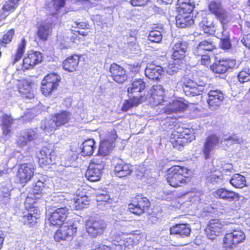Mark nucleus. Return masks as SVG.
<instances>
[{"label":"nucleus","instance_id":"nucleus-1","mask_svg":"<svg viewBox=\"0 0 250 250\" xmlns=\"http://www.w3.org/2000/svg\"><path fill=\"white\" fill-rule=\"evenodd\" d=\"M146 87V83L142 79H134L127 88V92L129 97L128 100H125L122 109L126 111L130 108L138 106L144 101L146 100L147 97L140 94Z\"/></svg>","mask_w":250,"mask_h":250},{"label":"nucleus","instance_id":"nucleus-2","mask_svg":"<svg viewBox=\"0 0 250 250\" xmlns=\"http://www.w3.org/2000/svg\"><path fill=\"white\" fill-rule=\"evenodd\" d=\"M70 118L69 112L62 111L56 114L51 119L42 121L40 128L45 133L54 131L58 127L67 123Z\"/></svg>","mask_w":250,"mask_h":250},{"label":"nucleus","instance_id":"nucleus-3","mask_svg":"<svg viewBox=\"0 0 250 250\" xmlns=\"http://www.w3.org/2000/svg\"><path fill=\"white\" fill-rule=\"evenodd\" d=\"M187 169L179 166H174L169 168L166 180L170 186L174 188L181 187L187 183V177L184 175Z\"/></svg>","mask_w":250,"mask_h":250},{"label":"nucleus","instance_id":"nucleus-4","mask_svg":"<svg viewBox=\"0 0 250 250\" xmlns=\"http://www.w3.org/2000/svg\"><path fill=\"white\" fill-rule=\"evenodd\" d=\"M245 239L246 235L243 231L239 229H233L224 237L223 247L227 249H232L236 245L243 242Z\"/></svg>","mask_w":250,"mask_h":250},{"label":"nucleus","instance_id":"nucleus-5","mask_svg":"<svg viewBox=\"0 0 250 250\" xmlns=\"http://www.w3.org/2000/svg\"><path fill=\"white\" fill-rule=\"evenodd\" d=\"M165 90L161 85H154L148 92L146 100L153 105H167V102L164 100Z\"/></svg>","mask_w":250,"mask_h":250},{"label":"nucleus","instance_id":"nucleus-6","mask_svg":"<svg viewBox=\"0 0 250 250\" xmlns=\"http://www.w3.org/2000/svg\"><path fill=\"white\" fill-rule=\"evenodd\" d=\"M150 203L148 200L143 195H137L132 201V203L128 205V209L130 212L136 215H140L147 209Z\"/></svg>","mask_w":250,"mask_h":250},{"label":"nucleus","instance_id":"nucleus-7","mask_svg":"<svg viewBox=\"0 0 250 250\" xmlns=\"http://www.w3.org/2000/svg\"><path fill=\"white\" fill-rule=\"evenodd\" d=\"M105 228V222L100 219H90L86 223L87 232L92 237H96L102 234Z\"/></svg>","mask_w":250,"mask_h":250},{"label":"nucleus","instance_id":"nucleus-8","mask_svg":"<svg viewBox=\"0 0 250 250\" xmlns=\"http://www.w3.org/2000/svg\"><path fill=\"white\" fill-rule=\"evenodd\" d=\"M35 166L33 163H22L18 168L17 176L21 184H25L30 181L34 175Z\"/></svg>","mask_w":250,"mask_h":250},{"label":"nucleus","instance_id":"nucleus-9","mask_svg":"<svg viewBox=\"0 0 250 250\" xmlns=\"http://www.w3.org/2000/svg\"><path fill=\"white\" fill-rule=\"evenodd\" d=\"M222 141L215 134H211L206 138L203 148V153L206 159L209 158L211 153Z\"/></svg>","mask_w":250,"mask_h":250},{"label":"nucleus","instance_id":"nucleus-10","mask_svg":"<svg viewBox=\"0 0 250 250\" xmlns=\"http://www.w3.org/2000/svg\"><path fill=\"white\" fill-rule=\"evenodd\" d=\"M117 137L116 131L115 129H112L108 133L106 139L103 140L100 145L98 152L100 155L105 156L109 154L115 146L114 142Z\"/></svg>","mask_w":250,"mask_h":250},{"label":"nucleus","instance_id":"nucleus-11","mask_svg":"<svg viewBox=\"0 0 250 250\" xmlns=\"http://www.w3.org/2000/svg\"><path fill=\"white\" fill-rule=\"evenodd\" d=\"M223 226L224 225L218 219L210 220L205 230L207 237L210 240H214L221 234Z\"/></svg>","mask_w":250,"mask_h":250},{"label":"nucleus","instance_id":"nucleus-12","mask_svg":"<svg viewBox=\"0 0 250 250\" xmlns=\"http://www.w3.org/2000/svg\"><path fill=\"white\" fill-rule=\"evenodd\" d=\"M42 57V54L38 51H31L25 56L22 61L21 69L33 68L36 64L41 63Z\"/></svg>","mask_w":250,"mask_h":250},{"label":"nucleus","instance_id":"nucleus-13","mask_svg":"<svg viewBox=\"0 0 250 250\" xmlns=\"http://www.w3.org/2000/svg\"><path fill=\"white\" fill-rule=\"evenodd\" d=\"M76 231L77 227L74 224L70 226L64 225L57 230L54 235V239L58 242L69 240Z\"/></svg>","mask_w":250,"mask_h":250},{"label":"nucleus","instance_id":"nucleus-14","mask_svg":"<svg viewBox=\"0 0 250 250\" xmlns=\"http://www.w3.org/2000/svg\"><path fill=\"white\" fill-rule=\"evenodd\" d=\"M205 87L204 84H198L192 80H188L184 83L183 91L187 96L192 97L201 94L205 91Z\"/></svg>","mask_w":250,"mask_h":250},{"label":"nucleus","instance_id":"nucleus-15","mask_svg":"<svg viewBox=\"0 0 250 250\" xmlns=\"http://www.w3.org/2000/svg\"><path fill=\"white\" fill-rule=\"evenodd\" d=\"M188 47V43L186 41H179L176 42L173 47L172 58L175 62H181V63H184V59Z\"/></svg>","mask_w":250,"mask_h":250},{"label":"nucleus","instance_id":"nucleus-16","mask_svg":"<svg viewBox=\"0 0 250 250\" xmlns=\"http://www.w3.org/2000/svg\"><path fill=\"white\" fill-rule=\"evenodd\" d=\"M39 163L41 167L54 163L55 159V152L52 149L44 146L38 154Z\"/></svg>","mask_w":250,"mask_h":250},{"label":"nucleus","instance_id":"nucleus-17","mask_svg":"<svg viewBox=\"0 0 250 250\" xmlns=\"http://www.w3.org/2000/svg\"><path fill=\"white\" fill-rule=\"evenodd\" d=\"M109 72L112 79L117 83H123L127 79V75L123 67L113 63L111 64Z\"/></svg>","mask_w":250,"mask_h":250},{"label":"nucleus","instance_id":"nucleus-18","mask_svg":"<svg viewBox=\"0 0 250 250\" xmlns=\"http://www.w3.org/2000/svg\"><path fill=\"white\" fill-rule=\"evenodd\" d=\"M49 221L52 226H60L65 220L68 214V208H63L53 209Z\"/></svg>","mask_w":250,"mask_h":250},{"label":"nucleus","instance_id":"nucleus-19","mask_svg":"<svg viewBox=\"0 0 250 250\" xmlns=\"http://www.w3.org/2000/svg\"><path fill=\"white\" fill-rule=\"evenodd\" d=\"M68 201L66 200L62 193L55 194L46 201L47 206L53 209L67 208Z\"/></svg>","mask_w":250,"mask_h":250},{"label":"nucleus","instance_id":"nucleus-20","mask_svg":"<svg viewBox=\"0 0 250 250\" xmlns=\"http://www.w3.org/2000/svg\"><path fill=\"white\" fill-rule=\"evenodd\" d=\"M213 196L228 202H233L239 200L240 195L238 193L229 190L226 188H220L213 192Z\"/></svg>","mask_w":250,"mask_h":250},{"label":"nucleus","instance_id":"nucleus-21","mask_svg":"<svg viewBox=\"0 0 250 250\" xmlns=\"http://www.w3.org/2000/svg\"><path fill=\"white\" fill-rule=\"evenodd\" d=\"M209 10L220 20L224 22H228L229 21L228 15L226 10L222 7L220 2L216 1H211L208 4Z\"/></svg>","mask_w":250,"mask_h":250},{"label":"nucleus","instance_id":"nucleus-22","mask_svg":"<svg viewBox=\"0 0 250 250\" xmlns=\"http://www.w3.org/2000/svg\"><path fill=\"white\" fill-rule=\"evenodd\" d=\"M224 99V95L219 90H211L208 94L207 101L209 107L214 110L218 108Z\"/></svg>","mask_w":250,"mask_h":250},{"label":"nucleus","instance_id":"nucleus-23","mask_svg":"<svg viewBox=\"0 0 250 250\" xmlns=\"http://www.w3.org/2000/svg\"><path fill=\"white\" fill-rule=\"evenodd\" d=\"M215 44L211 38L204 40L199 42L193 49L194 55H202L206 52H211L215 49Z\"/></svg>","mask_w":250,"mask_h":250},{"label":"nucleus","instance_id":"nucleus-24","mask_svg":"<svg viewBox=\"0 0 250 250\" xmlns=\"http://www.w3.org/2000/svg\"><path fill=\"white\" fill-rule=\"evenodd\" d=\"M129 236V234L123 232L116 234L113 240V244L120 247L122 249L125 250L126 248L129 249L132 246L133 241Z\"/></svg>","mask_w":250,"mask_h":250},{"label":"nucleus","instance_id":"nucleus-25","mask_svg":"<svg viewBox=\"0 0 250 250\" xmlns=\"http://www.w3.org/2000/svg\"><path fill=\"white\" fill-rule=\"evenodd\" d=\"M37 131V128L35 129L31 128L25 129L22 132L21 137L18 140V145L22 147L27 145V142H30L36 139L38 136Z\"/></svg>","mask_w":250,"mask_h":250},{"label":"nucleus","instance_id":"nucleus-26","mask_svg":"<svg viewBox=\"0 0 250 250\" xmlns=\"http://www.w3.org/2000/svg\"><path fill=\"white\" fill-rule=\"evenodd\" d=\"M170 232L171 235H176L184 238L189 236L191 229L187 224H176L170 228Z\"/></svg>","mask_w":250,"mask_h":250},{"label":"nucleus","instance_id":"nucleus-27","mask_svg":"<svg viewBox=\"0 0 250 250\" xmlns=\"http://www.w3.org/2000/svg\"><path fill=\"white\" fill-rule=\"evenodd\" d=\"M102 170V165L95 166L89 164L85 173V176L90 181H97L101 178Z\"/></svg>","mask_w":250,"mask_h":250},{"label":"nucleus","instance_id":"nucleus-28","mask_svg":"<svg viewBox=\"0 0 250 250\" xmlns=\"http://www.w3.org/2000/svg\"><path fill=\"white\" fill-rule=\"evenodd\" d=\"M55 25L50 21L42 22L38 27L37 36L43 41H46L52 32V27Z\"/></svg>","mask_w":250,"mask_h":250},{"label":"nucleus","instance_id":"nucleus-29","mask_svg":"<svg viewBox=\"0 0 250 250\" xmlns=\"http://www.w3.org/2000/svg\"><path fill=\"white\" fill-rule=\"evenodd\" d=\"M163 72L161 66L154 64H148L145 69V75L150 79L158 80Z\"/></svg>","mask_w":250,"mask_h":250},{"label":"nucleus","instance_id":"nucleus-30","mask_svg":"<svg viewBox=\"0 0 250 250\" xmlns=\"http://www.w3.org/2000/svg\"><path fill=\"white\" fill-rule=\"evenodd\" d=\"M194 22L190 13H179L176 17V25L180 28H186L193 24Z\"/></svg>","mask_w":250,"mask_h":250},{"label":"nucleus","instance_id":"nucleus-31","mask_svg":"<svg viewBox=\"0 0 250 250\" xmlns=\"http://www.w3.org/2000/svg\"><path fill=\"white\" fill-rule=\"evenodd\" d=\"M115 172L119 177H125L132 172L131 166L126 164L122 160H119L115 167Z\"/></svg>","mask_w":250,"mask_h":250},{"label":"nucleus","instance_id":"nucleus-32","mask_svg":"<svg viewBox=\"0 0 250 250\" xmlns=\"http://www.w3.org/2000/svg\"><path fill=\"white\" fill-rule=\"evenodd\" d=\"M187 107V104L183 102L176 100L173 101L167 107L165 108L164 112L167 114L177 113L184 111Z\"/></svg>","mask_w":250,"mask_h":250},{"label":"nucleus","instance_id":"nucleus-33","mask_svg":"<svg viewBox=\"0 0 250 250\" xmlns=\"http://www.w3.org/2000/svg\"><path fill=\"white\" fill-rule=\"evenodd\" d=\"M80 57L78 55H73L68 57L63 61V67L65 70L68 72H73L76 70L79 62Z\"/></svg>","mask_w":250,"mask_h":250},{"label":"nucleus","instance_id":"nucleus-34","mask_svg":"<svg viewBox=\"0 0 250 250\" xmlns=\"http://www.w3.org/2000/svg\"><path fill=\"white\" fill-rule=\"evenodd\" d=\"M177 5L179 13H191L194 7L190 0H178Z\"/></svg>","mask_w":250,"mask_h":250},{"label":"nucleus","instance_id":"nucleus-35","mask_svg":"<svg viewBox=\"0 0 250 250\" xmlns=\"http://www.w3.org/2000/svg\"><path fill=\"white\" fill-rule=\"evenodd\" d=\"M19 91L26 98L32 99L34 97L32 92V83L28 81H24L22 82V85L19 87Z\"/></svg>","mask_w":250,"mask_h":250},{"label":"nucleus","instance_id":"nucleus-36","mask_svg":"<svg viewBox=\"0 0 250 250\" xmlns=\"http://www.w3.org/2000/svg\"><path fill=\"white\" fill-rule=\"evenodd\" d=\"M26 42L24 39H22L21 43L19 44L18 47L15 54L13 55L12 58V63L14 65L22 57L24 53Z\"/></svg>","mask_w":250,"mask_h":250},{"label":"nucleus","instance_id":"nucleus-37","mask_svg":"<svg viewBox=\"0 0 250 250\" xmlns=\"http://www.w3.org/2000/svg\"><path fill=\"white\" fill-rule=\"evenodd\" d=\"M95 141L93 139H88L85 140L83 144V146L81 152L83 156L91 155L95 149Z\"/></svg>","mask_w":250,"mask_h":250},{"label":"nucleus","instance_id":"nucleus-38","mask_svg":"<svg viewBox=\"0 0 250 250\" xmlns=\"http://www.w3.org/2000/svg\"><path fill=\"white\" fill-rule=\"evenodd\" d=\"M1 121L2 125V131L4 135H8L11 131V126L13 124V119L11 116L3 114Z\"/></svg>","mask_w":250,"mask_h":250},{"label":"nucleus","instance_id":"nucleus-39","mask_svg":"<svg viewBox=\"0 0 250 250\" xmlns=\"http://www.w3.org/2000/svg\"><path fill=\"white\" fill-rule=\"evenodd\" d=\"M245 177L241 174H234L229 180L230 184L236 188H242L244 187L246 184Z\"/></svg>","mask_w":250,"mask_h":250},{"label":"nucleus","instance_id":"nucleus-40","mask_svg":"<svg viewBox=\"0 0 250 250\" xmlns=\"http://www.w3.org/2000/svg\"><path fill=\"white\" fill-rule=\"evenodd\" d=\"M199 26L205 33L212 35L215 32L214 27L212 26V22L208 21L207 18H204L203 20L200 22Z\"/></svg>","mask_w":250,"mask_h":250},{"label":"nucleus","instance_id":"nucleus-41","mask_svg":"<svg viewBox=\"0 0 250 250\" xmlns=\"http://www.w3.org/2000/svg\"><path fill=\"white\" fill-rule=\"evenodd\" d=\"M40 214L38 213L37 209L28 211L23 215L24 223L32 224L37 223V220L39 218Z\"/></svg>","mask_w":250,"mask_h":250},{"label":"nucleus","instance_id":"nucleus-42","mask_svg":"<svg viewBox=\"0 0 250 250\" xmlns=\"http://www.w3.org/2000/svg\"><path fill=\"white\" fill-rule=\"evenodd\" d=\"M225 63H226L224 62V60H220L211 65L210 68L215 73L223 74L227 71V65Z\"/></svg>","mask_w":250,"mask_h":250},{"label":"nucleus","instance_id":"nucleus-43","mask_svg":"<svg viewBox=\"0 0 250 250\" xmlns=\"http://www.w3.org/2000/svg\"><path fill=\"white\" fill-rule=\"evenodd\" d=\"M41 85V91L44 95H49L53 90L57 87L55 85L45 81L44 79L42 81Z\"/></svg>","mask_w":250,"mask_h":250},{"label":"nucleus","instance_id":"nucleus-44","mask_svg":"<svg viewBox=\"0 0 250 250\" xmlns=\"http://www.w3.org/2000/svg\"><path fill=\"white\" fill-rule=\"evenodd\" d=\"M238 79L241 83L250 81V68L249 67L243 68L238 75Z\"/></svg>","mask_w":250,"mask_h":250},{"label":"nucleus","instance_id":"nucleus-45","mask_svg":"<svg viewBox=\"0 0 250 250\" xmlns=\"http://www.w3.org/2000/svg\"><path fill=\"white\" fill-rule=\"evenodd\" d=\"M0 190L1 192L0 195L1 201L3 204H6L10 200L11 189L7 186L3 185Z\"/></svg>","mask_w":250,"mask_h":250},{"label":"nucleus","instance_id":"nucleus-46","mask_svg":"<svg viewBox=\"0 0 250 250\" xmlns=\"http://www.w3.org/2000/svg\"><path fill=\"white\" fill-rule=\"evenodd\" d=\"M162 39L161 32L157 30H153L149 32L148 40L151 42L159 43Z\"/></svg>","mask_w":250,"mask_h":250},{"label":"nucleus","instance_id":"nucleus-47","mask_svg":"<svg viewBox=\"0 0 250 250\" xmlns=\"http://www.w3.org/2000/svg\"><path fill=\"white\" fill-rule=\"evenodd\" d=\"M45 81L51 83L55 85L56 87L59 85V83L60 81L61 77L55 73H52L48 74L43 79Z\"/></svg>","mask_w":250,"mask_h":250},{"label":"nucleus","instance_id":"nucleus-48","mask_svg":"<svg viewBox=\"0 0 250 250\" xmlns=\"http://www.w3.org/2000/svg\"><path fill=\"white\" fill-rule=\"evenodd\" d=\"M110 199V195L105 191L99 193L96 196V201L98 203V206H100L102 202L107 203Z\"/></svg>","mask_w":250,"mask_h":250},{"label":"nucleus","instance_id":"nucleus-49","mask_svg":"<svg viewBox=\"0 0 250 250\" xmlns=\"http://www.w3.org/2000/svg\"><path fill=\"white\" fill-rule=\"evenodd\" d=\"M14 35V30L13 29L9 30L7 33L4 35L2 40L1 41H0V44L5 46L6 44L10 42Z\"/></svg>","mask_w":250,"mask_h":250},{"label":"nucleus","instance_id":"nucleus-50","mask_svg":"<svg viewBox=\"0 0 250 250\" xmlns=\"http://www.w3.org/2000/svg\"><path fill=\"white\" fill-rule=\"evenodd\" d=\"M200 59H198V62L202 65H208L210 64V59L208 53H203L202 55H194Z\"/></svg>","mask_w":250,"mask_h":250},{"label":"nucleus","instance_id":"nucleus-51","mask_svg":"<svg viewBox=\"0 0 250 250\" xmlns=\"http://www.w3.org/2000/svg\"><path fill=\"white\" fill-rule=\"evenodd\" d=\"M187 139H182L179 137L176 140H174L172 142L173 146L178 150H182V148L187 144Z\"/></svg>","mask_w":250,"mask_h":250},{"label":"nucleus","instance_id":"nucleus-52","mask_svg":"<svg viewBox=\"0 0 250 250\" xmlns=\"http://www.w3.org/2000/svg\"><path fill=\"white\" fill-rule=\"evenodd\" d=\"M222 25L223 31L221 33V34H219L218 33V38H220V39H229V31L228 30L227 25V23L228 22H224L222 21H221Z\"/></svg>","mask_w":250,"mask_h":250},{"label":"nucleus","instance_id":"nucleus-53","mask_svg":"<svg viewBox=\"0 0 250 250\" xmlns=\"http://www.w3.org/2000/svg\"><path fill=\"white\" fill-rule=\"evenodd\" d=\"M177 62H175L173 64H169L167 69V72L170 75H174L175 73L178 72L180 70L178 66L176 65Z\"/></svg>","mask_w":250,"mask_h":250},{"label":"nucleus","instance_id":"nucleus-54","mask_svg":"<svg viewBox=\"0 0 250 250\" xmlns=\"http://www.w3.org/2000/svg\"><path fill=\"white\" fill-rule=\"evenodd\" d=\"M17 7V6L10 2L9 0L6 2L2 6L3 10L7 12L8 14L10 12H13Z\"/></svg>","mask_w":250,"mask_h":250},{"label":"nucleus","instance_id":"nucleus-55","mask_svg":"<svg viewBox=\"0 0 250 250\" xmlns=\"http://www.w3.org/2000/svg\"><path fill=\"white\" fill-rule=\"evenodd\" d=\"M189 131L188 130H186L181 132L180 134V137H181V138L187 139V143L195 139V137L193 135L188 133Z\"/></svg>","mask_w":250,"mask_h":250},{"label":"nucleus","instance_id":"nucleus-56","mask_svg":"<svg viewBox=\"0 0 250 250\" xmlns=\"http://www.w3.org/2000/svg\"><path fill=\"white\" fill-rule=\"evenodd\" d=\"M224 61L226 63L227 70L229 68H238L239 65V63L237 62L235 60L226 59Z\"/></svg>","mask_w":250,"mask_h":250},{"label":"nucleus","instance_id":"nucleus-57","mask_svg":"<svg viewBox=\"0 0 250 250\" xmlns=\"http://www.w3.org/2000/svg\"><path fill=\"white\" fill-rule=\"evenodd\" d=\"M223 140L224 141H227L228 143H239L240 142V139L236 135L229 136L228 137L225 136L224 137Z\"/></svg>","mask_w":250,"mask_h":250},{"label":"nucleus","instance_id":"nucleus-58","mask_svg":"<svg viewBox=\"0 0 250 250\" xmlns=\"http://www.w3.org/2000/svg\"><path fill=\"white\" fill-rule=\"evenodd\" d=\"M220 47L223 49H229L231 46V44L229 39H220Z\"/></svg>","mask_w":250,"mask_h":250},{"label":"nucleus","instance_id":"nucleus-59","mask_svg":"<svg viewBox=\"0 0 250 250\" xmlns=\"http://www.w3.org/2000/svg\"><path fill=\"white\" fill-rule=\"evenodd\" d=\"M53 2V5L56 10H59L61 8L63 7L65 3V0H52Z\"/></svg>","mask_w":250,"mask_h":250},{"label":"nucleus","instance_id":"nucleus-60","mask_svg":"<svg viewBox=\"0 0 250 250\" xmlns=\"http://www.w3.org/2000/svg\"><path fill=\"white\" fill-rule=\"evenodd\" d=\"M148 0H130V3L133 6H142L145 5Z\"/></svg>","mask_w":250,"mask_h":250},{"label":"nucleus","instance_id":"nucleus-61","mask_svg":"<svg viewBox=\"0 0 250 250\" xmlns=\"http://www.w3.org/2000/svg\"><path fill=\"white\" fill-rule=\"evenodd\" d=\"M90 164H93L95 166L102 165V170H103L104 167V161L103 158H95L93 159Z\"/></svg>","mask_w":250,"mask_h":250},{"label":"nucleus","instance_id":"nucleus-62","mask_svg":"<svg viewBox=\"0 0 250 250\" xmlns=\"http://www.w3.org/2000/svg\"><path fill=\"white\" fill-rule=\"evenodd\" d=\"M78 202L79 204H82L84 206V208H87L89 205V200L87 196H83L78 198Z\"/></svg>","mask_w":250,"mask_h":250},{"label":"nucleus","instance_id":"nucleus-63","mask_svg":"<svg viewBox=\"0 0 250 250\" xmlns=\"http://www.w3.org/2000/svg\"><path fill=\"white\" fill-rule=\"evenodd\" d=\"M72 208L76 210H80L84 208V206H83L82 204L79 203L78 199H77L73 203Z\"/></svg>","mask_w":250,"mask_h":250},{"label":"nucleus","instance_id":"nucleus-64","mask_svg":"<svg viewBox=\"0 0 250 250\" xmlns=\"http://www.w3.org/2000/svg\"><path fill=\"white\" fill-rule=\"evenodd\" d=\"M242 41H244V43L250 49V34L246 35Z\"/></svg>","mask_w":250,"mask_h":250}]
</instances>
